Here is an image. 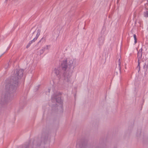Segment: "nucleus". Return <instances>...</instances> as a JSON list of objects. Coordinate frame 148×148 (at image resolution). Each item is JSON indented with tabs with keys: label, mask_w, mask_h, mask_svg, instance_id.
I'll use <instances>...</instances> for the list:
<instances>
[{
	"label": "nucleus",
	"mask_w": 148,
	"mask_h": 148,
	"mask_svg": "<svg viewBox=\"0 0 148 148\" xmlns=\"http://www.w3.org/2000/svg\"><path fill=\"white\" fill-rule=\"evenodd\" d=\"M23 73V69H17L15 71L14 74L6 81L5 89L6 92L4 95H2L1 101L7 100L9 97L10 94L15 91V89L18 84V80L22 77Z\"/></svg>",
	"instance_id": "1"
},
{
	"label": "nucleus",
	"mask_w": 148,
	"mask_h": 148,
	"mask_svg": "<svg viewBox=\"0 0 148 148\" xmlns=\"http://www.w3.org/2000/svg\"><path fill=\"white\" fill-rule=\"evenodd\" d=\"M60 93H57L53 95L51 97V101L53 104L52 107L53 108L58 109L60 112H62L63 102L60 97Z\"/></svg>",
	"instance_id": "2"
},
{
	"label": "nucleus",
	"mask_w": 148,
	"mask_h": 148,
	"mask_svg": "<svg viewBox=\"0 0 148 148\" xmlns=\"http://www.w3.org/2000/svg\"><path fill=\"white\" fill-rule=\"evenodd\" d=\"M67 59L63 60L62 62L60 67L62 68V70L63 71H65L67 69Z\"/></svg>",
	"instance_id": "3"
},
{
	"label": "nucleus",
	"mask_w": 148,
	"mask_h": 148,
	"mask_svg": "<svg viewBox=\"0 0 148 148\" xmlns=\"http://www.w3.org/2000/svg\"><path fill=\"white\" fill-rule=\"evenodd\" d=\"M47 138L46 137H42V141L41 142V143L40 144V142H38V143H37V145L36 146V148H38L39 147H40V146L43 145H45V143L47 141Z\"/></svg>",
	"instance_id": "4"
},
{
	"label": "nucleus",
	"mask_w": 148,
	"mask_h": 148,
	"mask_svg": "<svg viewBox=\"0 0 148 148\" xmlns=\"http://www.w3.org/2000/svg\"><path fill=\"white\" fill-rule=\"evenodd\" d=\"M105 35L102 34L99 36L98 39V42L99 45L101 46L103 44L105 40Z\"/></svg>",
	"instance_id": "5"
},
{
	"label": "nucleus",
	"mask_w": 148,
	"mask_h": 148,
	"mask_svg": "<svg viewBox=\"0 0 148 148\" xmlns=\"http://www.w3.org/2000/svg\"><path fill=\"white\" fill-rule=\"evenodd\" d=\"M64 81L68 83L70 82L71 75L66 72V73L64 74Z\"/></svg>",
	"instance_id": "6"
},
{
	"label": "nucleus",
	"mask_w": 148,
	"mask_h": 148,
	"mask_svg": "<svg viewBox=\"0 0 148 148\" xmlns=\"http://www.w3.org/2000/svg\"><path fill=\"white\" fill-rule=\"evenodd\" d=\"M142 49H140L138 52L137 58L138 61H140L142 57Z\"/></svg>",
	"instance_id": "7"
},
{
	"label": "nucleus",
	"mask_w": 148,
	"mask_h": 148,
	"mask_svg": "<svg viewBox=\"0 0 148 148\" xmlns=\"http://www.w3.org/2000/svg\"><path fill=\"white\" fill-rule=\"evenodd\" d=\"M40 33V29H38L37 31V34H36L35 37L33 39V40L34 42L36 41L39 36Z\"/></svg>",
	"instance_id": "8"
},
{
	"label": "nucleus",
	"mask_w": 148,
	"mask_h": 148,
	"mask_svg": "<svg viewBox=\"0 0 148 148\" xmlns=\"http://www.w3.org/2000/svg\"><path fill=\"white\" fill-rule=\"evenodd\" d=\"M55 73L58 77L60 76L61 75V72L58 69L56 68L54 70Z\"/></svg>",
	"instance_id": "9"
},
{
	"label": "nucleus",
	"mask_w": 148,
	"mask_h": 148,
	"mask_svg": "<svg viewBox=\"0 0 148 148\" xmlns=\"http://www.w3.org/2000/svg\"><path fill=\"white\" fill-rule=\"evenodd\" d=\"M51 48L50 45H47L45 47H44L41 50V51H42V53H43L46 50H49Z\"/></svg>",
	"instance_id": "10"
},
{
	"label": "nucleus",
	"mask_w": 148,
	"mask_h": 148,
	"mask_svg": "<svg viewBox=\"0 0 148 148\" xmlns=\"http://www.w3.org/2000/svg\"><path fill=\"white\" fill-rule=\"evenodd\" d=\"M46 41V39L45 38H44V37H42V38L40 40V41L38 42V44H40V43L41 45L44 44L45 42Z\"/></svg>",
	"instance_id": "11"
},
{
	"label": "nucleus",
	"mask_w": 148,
	"mask_h": 148,
	"mask_svg": "<svg viewBox=\"0 0 148 148\" xmlns=\"http://www.w3.org/2000/svg\"><path fill=\"white\" fill-rule=\"evenodd\" d=\"M46 41V39L45 38H44V37H42V38L40 40V41L38 42V44H40V43L41 45L44 44L45 42Z\"/></svg>",
	"instance_id": "12"
},
{
	"label": "nucleus",
	"mask_w": 148,
	"mask_h": 148,
	"mask_svg": "<svg viewBox=\"0 0 148 148\" xmlns=\"http://www.w3.org/2000/svg\"><path fill=\"white\" fill-rule=\"evenodd\" d=\"M143 68L145 71H147L148 70V64H146L145 63L144 66Z\"/></svg>",
	"instance_id": "13"
},
{
	"label": "nucleus",
	"mask_w": 148,
	"mask_h": 148,
	"mask_svg": "<svg viewBox=\"0 0 148 148\" xmlns=\"http://www.w3.org/2000/svg\"><path fill=\"white\" fill-rule=\"evenodd\" d=\"M68 60H69V65L70 67L72 66L73 65V60H67V61Z\"/></svg>",
	"instance_id": "14"
},
{
	"label": "nucleus",
	"mask_w": 148,
	"mask_h": 148,
	"mask_svg": "<svg viewBox=\"0 0 148 148\" xmlns=\"http://www.w3.org/2000/svg\"><path fill=\"white\" fill-rule=\"evenodd\" d=\"M144 16L145 17H148V10H146L144 12Z\"/></svg>",
	"instance_id": "15"
},
{
	"label": "nucleus",
	"mask_w": 148,
	"mask_h": 148,
	"mask_svg": "<svg viewBox=\"0 0 148 148\" xmlns=\"http://www.w3.org/2000/svg\"><path fill=\"white\" fill-rule=\"evenodd\" d=\"M120 59H119L118 62H117L116 63V64H118V68H119V69L120 70L121 69L120 65H121V62L120 61Z\"/></svg>",
	"instance_id": "16"
},
{
	"label": "nucleus",
	"mask_w": 148,
	"mask_h": 148,
	"mask_svg": "<svg viewBox=\"0 0 148 148\" xmlns=\"http://www.w3.org/2000/svg\"><path fill=\"white\" fill-rule=\"evenodd\" d=\"M134 38V43L135 44H136L137 42V38L136 37V36L135 34L133 36Z\"/></svg>",
	"instance_id": "17"
},
{
	"label": "nucleus",
	"mask_w": 148,
	"mask_h": 148,
	"mask_svg": "<svg viewBox=\"0 0 148 148\" xmlns=\"http://www.w3.org/2000/svg\"><path fill=\"white\" fill-rule=\"evenodd\" d=\"M140 62H139V61L138 60V65L137 66V67L139 69L140 68Z\"/></svg>",
	"instance_id": "18"
},
{
	"label": "nucleus",
	"mask_w": 148,
	"mask_h": 148,
	"mask_svg": "<svg viewBox=\"0 0 148 148\" xmlns=\"http://www.w3.org/2000/svg\"><path fill=\"white\" fill-rule=\"evenodd\" d=\"M78 145L80 147H81V145L80 144L78 143V142H77V144H76V146L77 147Z\"/></svg>",
	"instance_id": "19"
},
{
	"label": "nucleus",
	"mask_w": 148,
	"mask_h": 148,
	"mask_svg": "<svg viewBox=\"0 0 148 148\" xmlns=\"http://www.w3.org/2000/svg\"><path fill=\"white\" fill-rule=\"evenodd\" d=\"M31 45H29V44L28 43V44L27 45V46H26V48H28Z\"/></svg>",
	"instance_id": "20"
},
{
	"label": "nucleus",
	"mask_w": 148,
	"mask_h": 148,
	"mask_svg": "<svg viewBox=\"0 0 148 148\" xmlns=\"http://www.w3.org/2000/svg\"><path fill=\"white\" fill-rule=\"evenodd\" d=\"M32 43V41H30L28 43L29 44V45H31Z\"/></svg>",
	"instance_id": "21"
},
{
	"label": "nucleus",
	"mask_w": 148,
	"mask_h": 148,
	"mask_svg": "<svg viewBox=\"0 0 148 148\" xmlns=\"http://www.w3.org/2000/svg\"><path fill=\"white\" fill-rule=\"evenodd\" d=\"M50 90L49 89H48V92H50Z\"/></svg>",
	"instance_id": "22"
},
{
	"label": "nucleus",
	"mask_w": 148,
	"mask_h": 148,
	"mask_svg": "<svg viewBox=\"0 0 148 148\" xmlns=\"http://www.w3.org/2000/svg\"><path fill=\"white\" fill-rule=\"evenodd\" d=\"M40 54H42V51H41V50L40 51Z\"/></svg>",
	"instance_id": "23"
},
{
	"label": "nucleus",
	"mask_w": 148,
	"mask_h": 148,
	"mask_svg": "<svg viewBox=\"0 0 148 148\" xmlns=\"http://www.w3.org/2000/svg\"><path fill=\"white\" fill-rule=\"evenodd\" d=\"M31 41H32V42L33 43V42H34V41L32 40Z\"/></svg>",
	"instance_id": "24"
},
{
	"label": "nucleus",
	"mask_w": 148,
	"mask_h": 148,
	"mask_svg": "<svg viewBox=\"0 0 148 148\" xmlns=\"http://www.w3.org/2000/svg\"><path fill=\"white\" fill-rule=\"evenodd\" d=\"M49 144H48V147H47V148H49Z\"/></svg>",
	"instance_id": "25"
},
{
	"label": "nucleus",
	"mask_w": 148,
	"mask_h": 148,
	"mask_svg": "<svg viewBox=\"0 0 148 148\" xmlns=\"http://www.w3.org/2000/svg\"><path fill=\"white\" fill-rule=\"evenodd\" d=\"M7 0H5V2H7Z\"/></svg>",
	"instance_id": "26"
},
{
	"label": "nucleus",
	"mask_w": 148,
	"mask_h": 148,
	"mask_svg": "<svg viewBox=\"0 0 148 148\" xmlns=\"http://www.w3.org/2000/svg\"><path fill=\"white\" fill-rule=\"evenodd\" d=\"M4 53H3V54L2 55H1L0 56V58L3 55V54H4Z\"/></svg>",
	"instance_id": "27"
}]
</instances>
